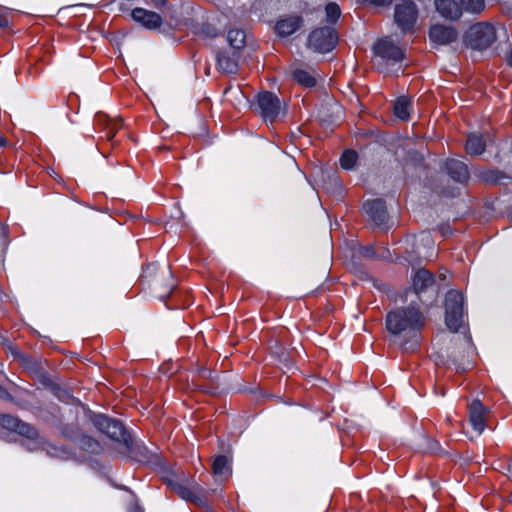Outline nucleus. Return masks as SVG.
Listing matches in <instances>:
<instances>
[{
	"label": "nucleus",
	"mask_w": 512,
	"mask_h": 512,
	"mask_svg": "<svg viewBox=\"0 0 512 512\" xmlns=\"http://www.w3.org/2000/svg\"><path fill=\"white\" fill-rule=\"evenodd\" d=\"M0 398H2V399H10L11 398L10 394L1 386H0Z\"/></svg>",
	"instance_id": "nucleus-31"
},
{
	"label": "nucleus",
	"mask_w": 512,
	"mask_h": 512,
	"mask_svg": "<svg viewBox=\"0 0 512 512\" xmlns=\"http://www.w3.org/2000/svg\"><path fill=\"white\" fill-rule=\"evenodd\" d=\"M326 19L328 22L334 24L341 15V10L338 4L331 2L325 7Z\"/></svg>",
	"instance_id": "nucleus-28"
},
{
	"label": "nucleus",
	"mask_w": 512,
	"mask_h": 512,
	"mask_svg": "<svg viewBox=\"0 0 512 512\" xmlns=\"http://www.w3.org/2000/svg\"><path fill=\"white\" fill-rule=\"evenodd\" d=\"M425 325V317L418 306L409 305L390 311L386 316V328L394 336V343L405 351L418 346V335Z\"/></svg>",
	"instance_id": "nucleus-1"
},
{
	"label": "nucleus",
	"mask_w": 512,
	"mask_h": 512,
	"mask_svg": "<svg viewBox=\"0 0 512 512\" xmlns=\"http://www.w3.org/2000/svg\"><path fill=\"white\" fill-rule=\"evenodd\" d=\"M434 284L433 274L426 269H419L413 276V288L417 294L425 291Z\"/></svg>",
	"instance_id": "nucleus-19"
},
{
	"label": "nucleus",
	"mask_w": 512,
	"mask_h": 512,
	"mask_svg": "<svg viewBox=\"0 0 512 512\" xmlns=\"http://www.w3.org/2000/svg\"><path fill=\"white\" fill-rule=\"evenodd\" d=\"M358 159V155L354 150H346L340 157V165L343 169H352Z\"/></svg>",
	"instance_id": "nucleus-27"
},
{
	"label": "nucleus",
	"mask_w": 512,
	"mask_h": 512,
	"mask_svg": "<svg viewBox=\"0 0 512 512\" xmlns=\"http://www.w3.org/2000/svg\"><path fill=\"white\" fill-rule=\"evenodd\" d=\"M496 40L494 27L489 23H477L467 33V41L476 49H485Z\"/></svg>",
	"instance_id": "nucleus-6"
},
{
	"label": "nucleus",
	"mask_w": 512,
	"mask_h": 512,
	"mask_svg": "<svg viewBox=\"0 0 512 512\" xmlns=\"http://www.w3.org/2000/svg\"><path fill=\"white\" fill-rule=\"evenodd\" d=\"M261 117L265 122L273 123L281 113L282 107L278 97L271 92H262L257 96Z\"/></svg>",
	"instance_id": "nucleus-8"
},
{
	"label": "nucleus",
	"mask_w": 512,
	"mask_h": 512,
	"mask_svg": "<svg viewBox=\"0 0 512 512\" xmlns=\"http://www.w3.org/2000/svg\"><path fill=\"white\" fill-rule=\"evenodd\" d=\"M411 108V100L406 96H401L396 100L394 104V114L400 120H409Z\"/></svg>",
	"instance_id": "nucleus-21"
},
{
	"label": "nucleus",
	"mask_w": 512,
	"mask_h": 512,
	"mask_svg": "<svg viewBox=\"0 0 512 512\" xmlns=\"http://www.w3.org/2000/svg\"><path fill=\"white\" fill-rule=\"evenodd\" d=\"M303 24L301 16H289L277 21L275 29L279 36L288 37L297 31Z\"/></svg>",
	"instance_id": "nucleus-16"
},
{
	"label": "nucleus",
	"mask_w": 512,
	"mask_h": 512,
	"mask_svg": "<svg viewBox=\"0 0 512 512\" xmlns=\"http://www.w3.org/2000/svg\"><path fill=\"white\" fill-rule=\"evenodd\" d=\"M373 50L375 55L385 60L387 64H399L405 58L404 50L393 43L389 37L380 39Z\"/></svg>",
	"instance_id": "nucleus-7"
},
{
	"label": "nucleus",
	"mask_w": 512,
	"mask_h": 512,
	"mask_svg": "<svg viewBox=\"0 0 512 512\" xmlns=\"http://www.w3.org/2000/svg\"><path fill=\"white\" fill-rule=\"evenodd\" d=\"M464 296L457 290H449L445 297V324L452 332H457L464 324Z\"/></svg>",
	"instance_id": "nucleus-2"
},
{
	"label": "nucleus",
	"mask_w": 512,
	"mask_h": 512,
	"mask_svg": "<svg viewBox=\"0 0 512 512\" xmlns=\"http://www.w3.org/2000/svg\"><path fill=\"white\" fill-rule=\"evenodd\" d=\"M445 169L448 175L457 182H465L469 178V171L466 164L457 159H448L445 162Z\"/></svg>",
	"instance_id": "nucleus-17"
},
{
	"label": "nucleus",
	"mask_w": 512,
	"mask_h": 512,
	"mask_svg": "<svg viewBox=\"0 0 512 512\" xmlns=\"http://www.w3.org/2000/svg\"><path fill=\"white\" fill-rule=\"evenodd\" d=\"M293 77L302 86L313 87L316 85L315 75L311 71L296 69L293 72Z\"/></svg>",
	"instance_id": "nucleus-25"
},
{
	"label": "nucleus",
	"mask_w": 512,
	"mask_h": 512,
	"mask_svg": "<svg viewBox=\"0 0 512 512\" xmlns=\"http://www.w3.org/2000/svg\"><path fill=\"white\" fill-rule=\"evenodd\" d=\"M338 43V35L333 27L313 30L308 37V46L320 53L330 52Z\"/></svg>",
	"instance_id": "nucleus-4"
},
{
	"label": "nucleus",
	"mask_w": 512,
	"mask_h": 512,
	"mask_svg": "<svg viewBox=\"0 0 512 512\" xmlns=\"http://www.w3.org/2000/svg\"><path fill=\"white\" fill-rule=\"evenodd\" d=\"M365 213L375 225H382L387 219L385 204L381 199L366 201L363 205Z\"/></svg>",
	"instance_id": "nucleus-14"
},
{
	"label": "nucleus",
	"mask_w": 512,
	"mask_h": 512,
	"mask_svg": "<svg viewBox=\"0 0 512 512\" xmlns=\"http://www.w3.org/2000/svg\"><path fill=\"white\" fill-rule=\"evenodd\" d=\"M92 422L100 432L107 435L110 439L123 443L126 448H130L132 439L119 420L109 418L103 414H97L92 418Z\"/></svg>",
	"instance_id": "nucleus-3"
},
{
	"label": "nucleus",
	"mask_w": 512,
	"mask_h": 512,
	"mask_svg": "<svg viewBox=\"0 0 512 512\" xmlns=\"http://www.w3.org/2000/svg\"><path fill=\"white\" fill-rule=\"evenodd\" d=\"M156 7H160L165 4V0H152Z\"/></svg>",
	"instance_id": "nucleus-36"
},
{
	"label": "nucleus",
	"mask_w": 512,
	"mask_h": 512,
	"mask_svg": "<svg viewBox=\"0 0 512 512\" xmlns=\"http://www.w3.org/2000/svg\"><path fill=\"white\" fill-rule=\"evenodd\" d=\"M507 471H508V476L512 479V460L510 461V463L507 466ZM510 498L512 501V491H511Z\"/></svg>",
	"instance_id": "nucleus-33"
},
{
	"label": "nucleus",
	"mask_w": 512,
	"mask_h": 512,
	"mask_svg": "<svg viewBox=\"0 0 512 512\" xmlns=\"http://www.w3.org/2000/svg\"><path fill=\"white\" fill-rule=\"evenodd\" d=\"M418 18V9L411 0H403L394 9V20L403 33H410L414 30Z\"/></svg>",
	"instance_id": "nucleus-5"
},
{
	"label": "nucleus",
	"mask_w": 512,
	"mask_h": 512,
	"mask_svg": "<svg viewBox=\"0 0 512 512\" xmlns=\"http://www.w3.org/2000/svg\"><path fill=\"white\" fill-rule=\"evenodd\" d=\"M172 490L183 500L199 504L202 502V489L196 483L190 485L182 482H170Z\"/></svg>",
	"instance_id": "nucleus-10"
},
{
	"label": "nucleus",
	"mask_w": 512,
	"mask_h": 512,
	"mask_svg": "<svg viewBox=\"0 0 512 512\" xmlns=\"http://www.w3.org/2000/svg\"><path fill=\"white\" fill-rule=\"evenodd\" d=\"M218 68L227 74H234L238 70V60L235 53L220 52L217 55Z\"/></svg>",
	"instance_id": "nucleus-18"
},
{
	"label": "nucleus",
	"mask_w": 512,
	"mask_h": 512,
	"mask_svg": "<svg viewBox=\"0 0 512 512\" xmlns=\"http://www.w3.org/2000/svg\"><path fill=\"white\" fill-rule=\"evenodd\" d=\"M9 25V21L6 16L0 13V28L7 27Z\"/></svg>",
	"instance_id": "nucleus-30"
},
{
	"label": "nucleus",
	"mask_w": 512,
	"mask_h": 512,
	"mask_svg": "<svg viewBox=\"0 0 512 512\" xmlns=\"http://www.w3.org/2000/svg\"><path fill=\"white\" fill-rule=\"evenodd\" d=\"M506 61L510 66H512V46L509 48V50L506 53Z\"/></svg>",
	"instance_id": "nucleus-32"
},
{
	"label": "nucleus",
	"mask_w": 512,
	"mask_h": 512,
	"mask_svg": "<svg viewBox=\"0 0 512 512\" xmlns=\"http://www.w3.org/2000/svg\"><path fill=\"white\" fill-rule=\"evenodd\" d=\"M487 409L479 400H474L469 406V418L473 429L478 435L486 428Z\"/></svg>",
	"instance_id": "nucleus-11"
},
{
	"label": "nucleus",
	"mask_w": 512,
	"mask_h": 512,
	"mask_svg": "<svg viewBox=\"0 0 512 512\" xmlns=\"http://www.w3.org/2000/svg\"><path fill=\"white\" fill-rule=\"evenodd\" d=\"M437 12L444 18L456 20L461 17L462 9L455 0H435Z\"/></svg>",
	"instance_id": "nucleus-15"
},
{
	"label": "nucleus",
	"mask_w": 512,
	"mask_h": 512,
	"mask_svg": "<svg viewBox=\"0 0 512 512\" xmlns=\"http://www.w3.org/2000/svg\"><path fill=\"white\" fill-rule=\"evenodd\" d=\"M364 2L369 3L370 5L376 7H385L392 4L393 0H363Z\"/></svg>",
	"instance_id": "nucleus-29"
},
{
	"label": "nucleus",
	"mask_w": 512,
	"mask_h": 512,
	"mask_svg": "<svg viewBox=\"0 0 512 512\" xmlns=\"http://www.w3.org/2000/svg\"><path fill=\"white\" fill-rule=\"evenodd\" d=\"M134 21L140 23L144 28L154 30L162 25L161 16L153 11L144 8H135L131 12Z\"/></svg>",
	"instance_id": "nucleus-12"
},
{
	"label": "nucleus",
	"mask_w": 512,
	"mask_h": 512,
	"mask_svg": "<svg viewBox=\"0 0 512 512\" xmlns=\"http://www.w3.org/2000/svg\"><path fill=\"white\" fill-rule=\"evenodd\" d=\"M486 140L482 134L472 133L468 136L465 149L469 155H480L485 151Z\"/></svg>",
	"instance_id": "nucleus-20"
},
{
	"label": "nucleus",
	"mask_w": 512,
	"mask_h": 512,
	"mask_svg": "<svg viewBox=\"0 0 512 512\" xmlns=\"http://www.w3.org/2000/svg\"><path fill=\"white\" fill-rule=\"evenodd\" d=\"M130 512H144V510L140 506L135 504L130 507Z\"/></svg>",
	"instance_id": "nucleus-34"
},
{
	"label": "nucleus",
	"mask_w": 512,
	"mask_h": 512,
	"mask_svg": "<svg viewBox=\"0 0 512 512\" xmlns=\"http://www.w3.org/2000/svg\"><path fill=\"white\" fill-rule=\"evenodd\" d=\"M462 12L479 14L485 8L484 0H460Z\"/></svg>",
	"instance_id": "nucleus-26"
},
{
	"label": "nucleus",
	"mask_w": 512,
	"mask_h": 512,
	"mask_svg": "<svg viewBox=\"0 0 512 512\" xmlns=\"http://www.w3.org/2000/svg\"><path fill=\"white\" fill-rule=\"evenodd\" d=\"M7 145V140L5 139V137L0 134V148L2 147H5Z\"/></svg>",
	"instance_id": "nucleus-35"
},
{
	"label": "nucleus",
	"mask_w": 512,
	"mask_h": 512,
	"mask_svg": "<svg viewBox=\"0 0 512 512\" xmlns=\"http://www.w3.org/2000/svg\"><path fill=\"white\" fill-rule=\"evenodd\" d=\"M458 37L457 31L450 26L434 25L430 28L429 38L433 43L446 45L454 42Z\"/></svg>",
	"instance_id": "nucleus-13"
},
{
	"label": "nucleus",
	"mask_w": 512,
	"mask_h": 512,
	"mask_svg": "<svg viewBox=\"0 0 512 512\" xmlns=\"http://www.w3.org/2000/svg\"><path fill=\"white\" fill-rule=\"evenodd\" d=\"M212 470L215 476L228 477L231 474L228 458L224 455L217 456L213 461Z\"/></svg>",
	"instance_id": "nucleus-23"
},
{
	"label": "nucleus",
	"mask_w": 512,
	"mask_h": 512,
	"mask_svg": "<svg viewBox=\"0 0 512 512\" xmlns=\"http://www.w3.org/2000/svg\"><path fill=\"white\" fill-rule=\"evenodd\" d=\"M97 121L99 124L105 125L106 137L112 140L117 131L122 127L121 120L107 118L105 115H98Z\"/></svg>",
	"instance_id": "nucleus-22"
},
{
	"label": "nucleus",
	"mask_w": 512,
	"mask_h": 512,
	"mask_svg": "<svg viewBox=\"0 0 512 512\" xmlns=\"http://www.w3.org/2000/svg\"><path fill=\"white\" fill-rule=\"evenodd\" d=\"M227 41L234 49H241L245 46L246 33L241 29H231L227 33Z\"/></svg>",
	"instance_id": "nucleus-24"
},
{
	"label": "nucleus",
	"mask_w": 512,
	"mask_h": 512,
	"mask_svg": "<svg viewBox=\"0 0 512 512\" xmlns=\"http://www.w3.org/2000/svg\"><path fill=\"white\" fill-rule=\"evenodd\" d=\"M0 424L2 427L25 436L28 439H36L38 437V432L33 426L11 415H2L0 417Z\"/></svg>",
	"instance_id": "nucleus-9"
}]
</instances>
